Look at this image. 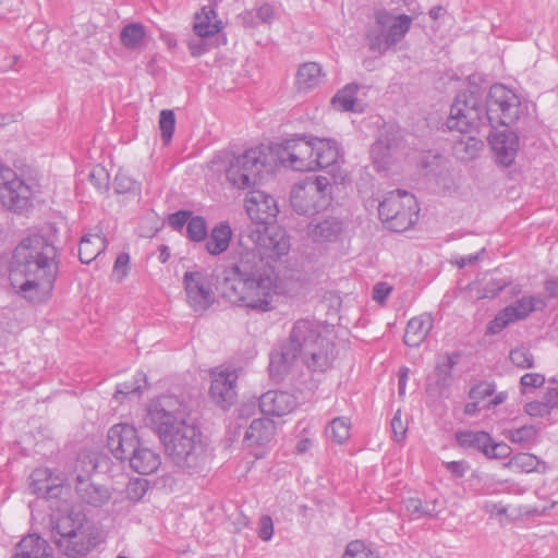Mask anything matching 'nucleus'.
I'll return each mask as SVG.
<instances>
[{"instance_id": "ddd939ff", "label": "nucleus", "mask_w": 558, "mask_h": 558, "mask_svg": "<svg viewBox=\"0 0 558 558\" xmlns=\"http://www.w3.org/2000/svg\"><path fill=\"white\" fill-rule=\"evenodd\" d=\"M56 544L70 558L86 555L93 547L90 533L82 522L64 517L56 524Z\"/></svg>"}, {"instance_id": "c03bdc74", "label": "nucleus", "mask_w": 558, "mask_h": 558, "mask_svg": "<svg viewBox=\"0 0 558 558\" xmlns=\"http://www.w3.org/2000/svg\"><path fill=\"white\" fill-rule=\"evenodd\" d=\"M208 228L206 220L201 216H192L186 226V236L193 242H204L207 238Z\"/></svg>"}, {"instance_id": "37998d69", "label": "nucleus", "mask_w": 558, "mask_h": 558, "mask_svg": "<svg viewBox=\"0 0 558 558\" xmlns=\"http://www.w3.org/2000/svg\"><path fill=\"white\" fill-rule=\"evenodd\" d=\"M342 558H378V553L371 544L356 539L347 545Z\"/></svg>"}, {"instance_id": "79ce46f5", "label": "nucleus", "mask_w": 558, "mask_h": 558, "mask_svg": "<svg viewBox=\"0 0 558 558\" xmlns=\"http://www.w3.org/2000/svg\"><path fill=\"white\" fill-rule=\"evenodd\" d=\"M537 435V430L533 425H524L519 428H513L505 432V436L511 442L519 444L521 446L531 445Z\"/></svg>"}, {"instance_id": "4be33fe9", "label": "nucleus", "mask_w": 558, "mask_h": 558, "mask_svg": "<svg viewBox=\"0 0 558 558\" xmlns=\"http://www.w3.org/2000/svg\"><path fill=\"white\" fill-rule=\"evenodd\" d=\"M244 208L255 227L272 223L279 213L276 199L263 191L248 192L244 198Z\"/></svg>"}, {"instance_id": "f3484780", "label": "nucleus", "mask_w": 558, "mask_h": 558, "mask_svg": "<svg viewBox=\"0 0 558 558\" xmlns=\"http://www.w3.org/2000/svg\"><path fill=\"white\" fill-rule=\"evenodd\" d=\"M247 238L259 251V255L280 257L290 250V239L286 230L277 226L253 227L248 229Z\"/></svg>"}, {"instance_id": "f257e3e1", "label": "nucleus", "mask_w": 558, "mask_h": 558, "mask_svg": "<svg viewBox=\"0 0 558 558\" xmlns=\"http://www.w3.org/2000/svg\"><path fill=\"white\" fill-rule=\"evenodd\" d=\"M57 272V248L45 236L33 234L15 247L9 278L22 298L35 303L45 301L53 288Z\"/></svg>"}, {"instance_id": "423d86ee", "label": "nucleus", "mask_w": 558, "mask_h": 558, "mask_svg": "<svg viewBox=\"0 0 558 558\" xmlns=\"http://www.w3.org/2000/svg\"><path fill=\"white\" fill-rule=\"evenodd\" d=\"M374 19L375 24L367 33L368 47L380 54L401 43L412 25L411 16L393 15L387 10L376 11Z\"/></svg>"}, {"instance_id": "6ab92c4d", "label": "nucleus", "mask_w": 558, "mask_h": 558, "mask_svg": "<svg viewBox=\"0 0 558 558\" xmlns=\"http://www.w3.org/2000/svg\"><path fill=\"white\" fill-rule=\"evenodd\" d=\"M545 301L538 296H522L495 316L487 326V332L490 335L499 333L510 324L526 318L531 313L545 307Z\"/></svg>"}, {"instance_id": "a19ab883", "label": "nucleus", "mask_w": 558, "mask_h": 558, "mask_svg": "<svg viewBox=\"0 0 558 558\" xmlns=\"http://www.w3.org/2000/svg\"><path fill=\"white\" fill-rule=\"evenodd\" d=\"M507 468L515 472H544L546 469L545 462L541 461L536 456L522 452L513 456L508 463Z\"/></svg>"}, {"instance_id": "a211bd4d", "label": "nucleus", "mask_w": 558, "mask_h": 558, "mask_svg": "<svg viewBox=\"0 0 558 558\" xmlns=\"http://www.w3.org/2000/svg\"><path fill=\"white\" fill-rule=\"evenodd\" d=\"M29 488L37 496L59 498L68 494L71 488V482L64 472L38 468L29 476Z\"/></svg>"}, {"instance_id": "09e8293b", "label": "nucleus", "mask_w": 558, "mask_h": 558, "mask_svg": "<svg viewBox=\"0 0 558 558\" xmlns=\"http://www.w3.org/2000/svg\"><path fill=\"white\" fill-rule=\"evenodd\" d=\"M510 360L513 365L520 368H532L534 366V356L525 348H517L511 350Z\"/></svg>"}, {"instance_id": "49530a36", "label": "nucleus", "mask_w": 558, "mask_h": 558, "mask_svg": "<svg viewBox=\"0 0 558 558\" xmlns=\"http://www.w3.org/2000/svg\"><path fill=\"white\" fill-rule=\"evenodd\" d=\"M159 129L166 144L172 140L175 129V116L172 110H162L159 114Z\"/></svg>"}, {"instance_id": "f03ea898", "label": "nucleus", "mask_w": 558, "mask_h": 558, "mask_svg": "<svg viewBox=\"0 0 558 558\" xmlns=\"http://www.w3.org/2000/svg\"><path fill=\"white\" fill-rule=\"evenodd\" d=\"M335 360V345L315 320H296L279 351L270 354V375L281 380L300 362L313 372H325Z\"/></svg>"}, {"instance_id": "5701e85b", "label": "nucleus", "mask_w": 558, "mask_h": 558, "mask_svg": "<svg viewBox=\"0 0 558 558\" xmlns=\"http://www.w3.org/2000/svg\"><path fill=\"white\" fill-rule=\"evenodd\" d=\"M400 138L398 132L385 129L380 132L379 137L371 148L372 160L379 171H386L395 163L399 156Z\"/></svg>"}, {"instance_id": "3c124183", "label": "nucleus", "mask_w": 558, "mask_h": 558, "mask_svg": "<svg viewBox=\"0 0 558 558\" xmlns=\"http://www.w3.org/2000/svg\"><path fill=\"white\" fill-rule=\"evenodd\" d=\"M495 392V385L493 383L483 381L474 386L470 392L469 397L471 400L483 401L488 397H492Z\"/></svg>"}, {"instance_id": "4c0bfd02", "label": "nucleus", "mask_w": 558, "mask_h": 558, "mask_svg": "<svg viewBox=\"0 0 558 558\" xmlns=\"http://www.w3.org/2000/svg\"><path fill=\"white\" fill-rule=\"evenodd\" d=\"M352 423L348 416H337L326 426V437L338 445L347 442L351 436Z\"/></svg>"}, {"instance_id": "6e6552de", "label": "nucleus", "mask_w": 558, "mask_h": 558, "mask_svg": "<svg viewBox=\"0 0 558 558\" xmlns=\"http://www.w3.org/2000/svg\"><path fill=\"white\" fill-rule=\"evenodd\" d=\"M266 163V148L263 146L252 147L229 159L226 179L235 189H250L258 183Z\"/></svg>"}, {"instance_id": "e433bc0d", "label": "nucleus", "mask_w": 558, "mask_h": 558, "mask_svg": "<svg viewBox=\"0 0 558 558\" xmlns=\"http://www.w3.org/2000/svg\"><path fill=\"white\" fill-rule=\"evenodd\" d=\"M402 512L409 519L416 520L424 517L435 518L440 512V509L437 499L423 504L420 498L411 497L403 500Z\"/></svg>"}, {"instance_id": "20e7f679", "label": "nucleus", "mask_w": 558, "mask_h": 558, "mask_svg": "<svg viewBox=\"0 0 558 558\" xmlns=\"http://www.w3.org/2000/svg\"><path fill=\"white\" fill-rule=\"evenodd\" d=\"M159 440L166 454L184 472L195 473L205 463V447L199 430L193 424L181 425Z\"/></svg>"}, {"instance_id": "72a5a7b5", "label": "nucleus", "mask_w": 558, "mask_h": 558, "mask_svg": "<svg viewBox=\"0 0 558 558\" xmlns=\"http://www.w3.org/2000/svg\"><path fill=\"white\" fill-rule=\"evenodd\" d=\"M433 328V319L430 315L424 314L413 317L409 320L405 333L404 343L408 347H418L427 337Z\"/></svg>"}, {"instance_id": "c9c22d12", "label": "nucleus", "mask_w": 558, "mask_h": 558, "mask_svg": "<svg viewBox=\"0 0 558 558\" xmlns=\"http://www.w3.org/2000/svg\"><path fill=\"white\" fill-rule=\"evenodd\" d=\"M357 90L359 85L356 84L345 85L332 97V107L339 111L362 112L364 104L356 98Z\"/></svg>"}, {"instance_id": "e2e57ef3", "label": "nucleus", "mask_w": 558, "mask_h": 558, "mask_svg": "<svg viewBox=\"0 0 558 558\" xmlns=\"http://www.w3.org/2000/svg\"><path fill=\"white\" fill-rule=\"evenodd\" d=\"M256 17L262 23H271L275 19V9L269 3H264L256 11Z\"/></svg>"}, {"instance_id": "774afa93", "label": "nucleus", "mask_w": 558, "mask_h": 558, "mask_svg": "<svg viewBox=\"0 0 558 558\" xmlns=\"http://www.w3.org/2000/svg\"><path fill=\"white\" fill-rule=\"evenodd\" d=\"M545 290L549 298H558V278H550L546 280Z\"/></svg>"}, {"instance_id": "1a4fd4ad", "label": "nucleus", "mask_w": 558, "mask_h": 558, "mask_svg": "<svg viewBox=\"0 0 558 558\" xmlns=\"http://www.w3.org/2000/svg\"><path fill=\"white\" fill-rule=\"evenodd\" d=\"M486 120L492 126L510 125L527 111L526 101L502 84L493 85L486 105Z\"/></svg>"}, {"instance_id": "8fccbe9b", "label": "nucleus", "mask_w": 558, "mask_h": 558, "mask_svg": "<svg viewBox=\"0 0 558 558\" xmlns=\"http://www.w3.org/2000/svg\"><path fill=\"white\" fill-rule=\"evenodd\" d=\"M146 490V481L138 478L130 481L125 488L126 498L132 502L140 501L145 496Z\"/></svg>"}, {"instance_id": "2eb2a0df", "label": "nucleus", "mask_w": 558, "mask_h": 558, "mask_svg": "<svg viewBox=\"0 0 558 558\" xmlns=\"http://www.w3.org/2000/svg\"><path fill=\"white\" fill-rule=\"evenodd\" d=\"M278 162L284 168L301 171H313L312 136H296L283 141L276 150Z\"/></svg>"}, {"instance_id": "603ef678", "label": "nucleus", "mask_w": 558, "mask_h": 558, "mask_svg": "<svg viewBox=\"0 0 558 558\" xmlns=\"http://www.w3.org/2000/svg\"><path fill=\"white\" fill-rule=\"evenodd\" d=\"M510 284V280L506 278H492L483 288L484 298H495L507 286Z\"/></svg>"}, {"instance_id": "aec40b11", "label": "nucleus", "mask_w": 558, "mask_h": 558, "mask_svg": "<svg viewBox=\"0 0 558 558\" xmlns=\"http://www.w3.org/2000/svg\"><path fill=\"white\" fill-rule=\"evenodd\" d=\"M238 371L229 365H220L210 371L209 393L221 408L230 407L236 397Z\"/></svg>"}, {"instance_id": "c85d7f7f", "label": "nucleus", "mask_w": 558, "mask_h": 558, "mask_svg": "<svg viewBox=\"0 0 558 558\" xmlns=\"http://www.w3.org/2000/svg\"><path fill=\"white\" fill-rule=\"evenodd\" d=\"M11 558H54L52 548L37 534L24 536L16 545Z\"/></svg>"}, {"instance_id": "9d476101", "label": "nucleus", "mask_w": 558, "mask_h": 558, "mask_svg": "<svg viewBox=\"0 0 558 558\" xmlns=\"http://www.w3.org/2000/svg\"><path fill=\"white\" fill-rule=\"evenodd\" d=\"M145 422L159 439L172 434L181 425H189L185 422L182 402L172 395H163L151 400L147 407Z\"/></svg>"}, {"instance_id": "473e14b6", "label": "nucleus", "mask_w": 558, "mask_h": 558, "mask_svg": "<svg viewBox=\"0 0 558 558\" xmlns=\"http://www.w3.org/2000/svg\"><path fill=\"white\" fill-rule=\"evenodd\" d=\"M107 242L100 231L83 234L78 244V257L83 264H89L106 250Z\"/></svg>"}, {"instance_id": "338daca9", "label": "nucleus", "mask_w": 558, "mask_h": 558, "mask_svg": "<svg viewBox=\"0 0 558 558\" xmlns=\"http://www.w3.org/2000/svg\"><path fill=\"white\" fill-rule=\"evenodd\" d=\"M543 401L548 407L549 411L558 407V389L551 388L543 397Z\"/></svg>"}, {"instance_id": "864d4df0", "label": "nucleus", "mask_w": 558, "mask_h": 558, "mask_svg": "<svg viewBox=\"0 0 558 558\" xmlns=\"http://www.w3.org/2000/svg\"><path fill=\"white\" fill-rule=\"evenodd\" d=\"M257 535L264 542H268L272 538L274 522L269 515L264 514L259 518L258 526H257Z\"/></svg>"}, {"instance_id": "39448f33", "label": "nucleus", "mask_w": 558, "mask_h": 558, "mask_svg": "<svg viewBox=\"0 0 558 558\" xmlns=\"http://www.w3.org/2000/svg\"><path fill=\"white\" fill-rule=\"evenodd\" d=\"M332 199V185L324 175L306 177L290 191V204L298 215L313 216L326 209Z\"/></svg>"}, {"instance_id": "9b49d317", "label": "nucleus", "mask_w": 558, "mask_h": 558, "mask_svg": "<svg viewBox=\"0 0 558 558\" xmlns=\"http://www.w3.org/2000/svg\"><path fill=\"white\" fill-rule=\"evenodd\" d=\"M486 110L473 93H461L454 98L447 119L450 131L468 133L477 130L486 122Z\"/></svg>"}, {"instance_id": "dca6fc26", "label": "nucleus", "mask_w": 558, "mask_h": 558, "mask_svg": "<svg viewBox=\"0 0 558 558\" xmlns=\"http://www.w3.org/2000/svg\"><path fill=\"white\" fill-rule=\"evenodd\" d=\"M313 171L331 168V175L336 184H342L348 179V172L338 165L342 153L338 142L333 138L312 136Z\"/></svg>"}, {"instance_id": "58836bf2", "label": "nucleus", "mask_w": 558, "mask_h": 558, "mask_svg": "<svg viewBox=\"0 0 558 558\" xmlns=\"http://www.w3.org/2000/svg\"><path fill=\"white\" fill-rule=\"evenodd\" d=\"M457 442L466 449H475L485 454V449L492 442V437L486 432L462 430L456 434Z\"/></svg>"}, {"instance_id": "2f4dec72", "label": "nucleus", "mask_w": 558, "mask_h": 558, "mask_svg": "<svg viewBox=\"0 0 558 558\" xmlns=\"http://www.w3.org/2000/svg\"><path fill=\"white\" fill-rule=\"evenodd\" d=\"M225 25L218 19L217 12L211 5H204L194 16V32L199 37H210L223 29Z\"/></svg>"}, {"instance_id": "a878e982", "label": "nucleus", "mask_w": 558, "mask_h": 558, "mask_svg": "<svg viewBox=\"0 0 558 558\" xmlns=\"http://www.w3.org/2000/svg\"><path fill=\"white\" fill-rule=\"evenodd\" d=\"M262 413L268 416H284L290 414L298 405L296 398L282 390H269L259 397Z\"/></svg>"}, {"instance_id": "f704fd0d", "label": "nucleus", "mask_w": 558, "mask_h": 558, "mask_svg": "<svg viewBox=\"0 0 558 558\" xmlns=\"http://www.w3.org/2000/svg\"><path fill=\"white\" fill-rule=\"evenodd\" d=\"M324 73L320 64L316 62H306L299 66L295 75V86L298 90L307 93L320 85Z\"/></svg>"}, {"instance_id": "5fc2aeb1", "label": "nucleus", "mask_w": 558, "mask_h": 558, "mask_svg": "<svg viewBox=\"0 0 558 558\" xmlns=\"http://www.w3.org/2000/svg\"><path fill=\"white\" fill-rule=\"evenodd\" d=\"M511 448L505 442H494L492 440L487 449H485V456L490 459H504L510 456Z\"/></svg>"}, {"instance_id": "4468645a", "label": "nucleus", "mask_w": 558, "mask_h": 558, "mask_svg": "<svg viewBox=\"0 0 558 558\" xmlns=\"http://www.w3.org/2000/svg\"><path fill=\"white\" fill-rule=\"evenodd\" d=\"M35 185L21 179L14 170L0 162V203L13 210L21 211L31 205Z\"/></svg>"}, {"instance_id": "4d7b16f0", "label": "nucleus", "mask_w": 558, "mask_h": 558, "mask_svg": "<svg viewBox=\"0 0 558 558\" xmlns=\"http://www.w3.org/2000/svg\"><path fill=\"white\" fill-rule=\"evenodd\" d=\"M407 429H408V427H407V424L402 420L401 411L398 410L391 420V430H392L395 440L396 441L403 440L405 437V434H407Z\"/></svg>"}, {"instance_id": "cd10ccee", "label": "nucleus", "mask_w": 558, "mask_h": 558, "mask_svg": "<svg viewBox=\"0 0 558 558\" xmlns=\"http://www.w3.org/2000/svg\"><path fill=\"white\" fill-rule=\"evenodd\" d=\"M126 460L134 472L143 475L155 473L161 464L160 454L143 444H140Z\"/></svg>"}, {"instance_id": "0e129e2a", "label": "nucleus", "mask_w": 558, "mask_h": 558, "mask_svg": "<svg viewBox=\"0 0 558 558\" xmlns=\"http://www.w3.org/2000/svg\"><path fill=\"white\" fill-rule=\"evenodd\" d=\"M446 468L457 477H462L466 472V463L463 461L447 462Z\"/></svg>"}, {"instance_id": "13d9d810", "label": "nucleus", "mask_w": 558, "mask_h": 558, "mask_svg": "<svg viewBox=\"0 0 558 558\" xmlns=\"http://www.w3.org/2000/svg\"><path fill=\"white\" fill-rule=\"evenodd\" d=\"M544 383L545 377L539 373H526L520 379L523 392H525L527 388H538L543 386Z\"/></svg>"}, {"instance_id": "f8f14e48", "label": "nucleus", "mask_w": 558, "mask_h": 558, "mask_svg": "<svg viewBox=\"0 0 558 558\" xmlns=\"http://www.w3.org/2000/svg\"><path fill=\"white\" fill-rule=\"evenodd\" d=\"M186 303L198 315L204 314L216 301L213 276L205 269L186 270L182 279Z\"/></svg>"}, {"instance_id": "de8ad7c7", "label": "nucleus", "mask_w": 558, "mask_h": 558, "mask_svg": "<svg viewBox=\"0 0 558 558\" xmlns=\"http://www.w3.org/2000/svg\"><path fill=\"white\" fill-rule=\"evenodd\" d=\"M130 272V255L120 253L113 264L111 277L117 282H122Z\"/></svg>"}, {"instance_id": "6e6d98bb", "label": "nucleus", "mask_w": 558, "mask_h": 558, "mask_svg": "<svg viewBox=\"0 0 558 558\" xmlns=\"http://www.w3.org/2000/svg\"><path fill=\"white\" fill-rule=\"evenodd\" d=\"M193 213L190 210H179L168 218L169 226L174 230H181L185 225L187 226Z\"/></svg>"}, {"instance_id": "0eeeda50", "label": "nucleus", "mask_w": 558, "mask_h": 558, "mask_svg": "<svg viewBox=\"0 0 558 558\" xmlns=\"http://www.w3.org/2000/svg\"><path fill=\"white\" fill-rule=\"evenodd\" d=\"M418 205L415 196L405 190L386 193L378 205V215L385 226L395 232L410 229L418 217Z\"/></svg>"}, {"instance_id": "7c9ffc66", "label": "nucleus", "mask_w": 558, "mask_h": 558, "mask_svg": "<svg viewBox=\"0 0 558 558\" xmlns=\"http://www.w3.org/2000/svg\"><path fill=\"white\" fill-rule=\"evenodd\" d=\"M232 229L228 221H220L215 225L205 240L206 252L211 256L225 253L232 240Z\"/></svg>"}, {"instance_id": "393cba45", "label": "nucleus", "mask_w": 558, "mask_h": 558, "mask_svg": "<svg viewBox=\"0 0 558 558\" xmlns=\"http://www.w3.org/2000/svg\"><path fill=\"white\" fill-rule=\"evenodd\" d=\"M489 144L498 165L509 167L514 162L520 147L517 133L509 130L495 132L490 136Z\"/></svg>"}, {"instance_id": "ea45409f", "label": "nucleus", "mask_w": 558, "mask_h": 558, "mask_svg": "<svg viewBox=\"0 0 558 558\" xmlns=\"http://www.w3.org/2000/svg\"><path fill=\"white\" fill-rule=\"evenodd\" d=\"M146 36V28L141 23L128 24L120 33L123 47L131 50L141 49L145 45Z\"/></svg>"}, {"instance_id": "a18cd8bd", "label": "nucleus", "mask_w": 558, "mask_h": 558, "mask_svg": "<svg viewBox=\"0 0 558 558\" xmlns=\"http://www.w3.org/2000/svg\"><path fill=\"white\" fill-rule=\"evenodd\" d=\"M146 378L142 373H138L134 376L131 381H124L117 385L114 399L118 402H122L123 398L129 395H138L142 391V381H145Z\"/></svg>"}, {"instance_id": "bb28decb", "label": "nucleus", "mask_w": 558, "mask_h": 558, "mask_svg": "<svg viewBox=\"0 0 558 558\" xmlns=\"http://www.w3.org/2000/svg\"><path fill=\"white\" fill-rule=\"evenodd\" d=\"M343 232V221L337 217L312 220L306 228V236L314 243L336 242Z\"/></svg>"}, {"instance_id": "052dcab7", "label": "nucleus", "mask_w": 558, "mask_h": 558, "mask_svg": "<svg viewBox=\"0 0 558 558\" xmlns=\"http://www.w3.org/2000/svg\"><path fill=\"white\" fill-rule=\"evenodd\" d=\"M89 179L99 190L108 185V174L104 168L93 169L89 173Z\"/></svg>"}, {"instance_id": "c756f323", "label": "nucleus", "mask_w": 558, "mask_h": 558, "mask_svg": "<svg viewBox=\"0 0 558 558\" xmlns=\"http://www.w3.org/2000/svg\"><path fill=\"white\" fill-rule=\"evenodd\" d=\"M75 490L82 501L94 507H100L106 504L110 498L108 489L100 485H95L88 478L77 474L74 478Z\"/></svg>"}, {"instance_id": "bf43d9fd", "label": "nucleus", "mask_w": 558, "mask_h": 558, "mask_svg": "<svg viewBox=\"0 0 558 558\" xmlns=\"http://www.w3.org/2000/svg\"><path fill=\"white\" fill-rule=\"evenodd\" d=\"M525 412L530 416H546L550 413L548 407L545 404V402L542 400L531 401L525 404Z\"/></svg>"}, {"instance_id": "b1692460", "label": "nucleus", "mask_w": 558, "mask_h": 558, "mask_svg": "<svg viewBox=\"0 0 558 558\" xmlns=\"http://www.w3.org/2000/svg\"><path fill=\"white\" fill-rule=\"evenodd\" d=\"M140 444L137 430L131 424L119 423L108 430V448L118 460H126Z\"/></svg>"}, {"instance_id": "7ed1b4c3", "label": "nucleus", "mask_w": 558, "mask_h": 558, "mask_svg": "<svg viewBox=\"0 0 558 558\" xmlns=\"http://www.w3.org/2000/svg\"><path fill=\"white\" fill-rule=\"evenodd\" d=\"M222 296L230 303L258 313L274 310L278 295L277 279L267 270L233 265L221 284Z\"/></svg>"}, {"instance_id": "69168bd1", "label": "nucleus", "mask_w": 558, "mask_h": 558, "mask_svg": "<svg viewBox=\"0 0 558 558\" xmlns=\"http://www.w3.org/2000/svg\"><path fill=\"white\" fill-rule=\"evenodd\" d=\"M483 143L478 140L470 137L468 143L465 144L468 158H474L482 150Z\"/></svg>"}, {"instance_id": "680f3d73", "label": "nucleus", "mask_w": 558, "mask_h": 558, "mask_svg": "<svg viewBox=\"0 0 558 558\" xmlns=\"http://www.w3.org/2000/svg\"><path fill=\"white\" fill-rule=\"evenodd\" d=\"M391 290L388 283L379 282L373 289V299L378 303H384L391 293Z\"/></svg>"}, {"instance_id": "412c9836", "label": "nucleus", "mask_w": 558, "mask_h": 558, "mask_svg": "<svg viewBox=\"0 0 558 558\" xmlns=\"http://www.w3.org/2000/svg\"><path fill=\"white\" fill-rule=\"evenodd\" d=\"M276 424L269 418L253 420L247 427L243 444L256 459L264 458L275 442Z\"/></svg>"}]
</instances>
